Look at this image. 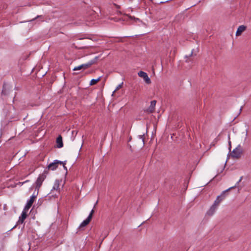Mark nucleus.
I'll list each match as a JSON object with an SVG mask.
<instances>
[{
  "instance_id": "nucleus-1",
  "label": "nucleus",
  "mask_w": 251,
  "mask_h": 251,
  "mask_svg": "<svg viewBox=\"0 0 251 251\" xmlns=\"http://www.w3.org/2000/svg\"><path fill=\"white\" fill-rule=\"evenodd\" d=\"M49 173L48 170L47 169L44 170L43 173L40 174L38 177L35 182V191L38 192L39 188L41 186L43 182L46 179Z\"/></svg>"
},
{
  "instance_id": "nucleus-2",
  "label": "nucleus",
  "mask_w": 251,
  "mask_h": 251,
  "mask_svg": "<svg viewBox=\"0 0 251 251\" xmlns=\"http://www.w3.org/2000/svg\"><path fill=\"white\" fill-rule=\"evenodd\" d=\"M98 58H99L98 56H96L94 59L89 61L87 63L81 64V65L76 66V67H75L73 69V71H78V70H80L81 69L85 70V69L89 68L93 64H95L97 62Z\"/></svg>"
},
{
  "instance_id": "nucleus-3",
  "label": "nucleus",
  "mask_w": 251,
  "mask_h": 251,
  "mask_svg": "<svg viewBox=\"0 0 251 251\" xmlns=\"http://www.w3.org/2000/svg\"><path fill=\"white\" fill-rule=\"evenodd\" d=\"M66 161H61L58 160H55L53 162L48 165L47 169L51 171H54L57 168L58 164H66Z\"/></svg>"
},
{
  "instance_id": "nucleus-4",
  "label": "nucleus",
  "mask_w": 251,
  "mask_h": 251,
  "mask_svg": "<svg viewBox=\"0 0 251 251\" xmlns=\"http://www.w3.org/2000/svg\"><path fill=\"white\" fill-rule=\"evenodd\" d=\"M234 187H231L226 189V190L224 191L220 195L218 196L217 197L213 204L218 206L219 204L225 198L226 193L229 190L233 189Z\"/></svg>"
},
{
  "instance_id": "nucleus-5",
  "label": "nucleus",
  "mask_w": 251,
  "mask_h": 251,
  "mask_svg": "<svg viewBox=\"0 0 251 251\" xmlns=\"http://www.w3.org/2000/svg\"><path fill=\"white\" fill-rule=\"evenodd\" d=\"M38 194V192H37L36 193L34 192L33 195L30 197V199L27 200L26 204L25 205L24 208L25 210H28L30 208L35 200V199L36 198Z\"/></svg>"
},
{
  "instance_id": "nucleus-6",
  "label": "nucleus",
  "mask_w": 251,
  "mask_h": 251,
  "mask_svg": "<svg viewBox=\"0 0 251 251\" xmlns=\"http://www.w3.org/2000/svg\"><path fill=\"white\" fill-rule=\"evenodd\" d=\"M242 153V149L240 145H238V146L233 150L232 151L231 155L232 157L235 158H238L240 157L241 154Z\"/></svg>"
},
{
  "instance_id": "nucleus-7",
  "label": "nucleus",
  "mask_w": 251,
  "mask_h": 251,
  "mask_svg": "<svg viewBox=\"0 0 251 251\" xmlns=\"http://www.w3.org/2000/svg\"><path fill=\"white\" fill-rule=\"evenodd\" d=\"M138 75L140 77H142L144 79L147 84H149L151 83V79L148 76L146 73L143 71H140L138 72Z\"/></svg>"
},
{
  "instance_id": "nucleus-8",
  "label": "nucleus",
  "mask_w": 251,
  "mask_h": 251,
  "mask_svg": "<svg viewBox=\"0 0 251 251\" xmlns=\"http://www.w3.org/2000/svg\"><path fill=\"white\" fill-rule=\"evenodd\" d=\"M156 103V101L155 100H153L151 101V104L150 106L146 109L145 110V111L148 113H151L154 112L155 110V106Z\"/></svg>"
},
{
  "instance_id": "nucleus-9",
  "label": "nucleus",
  "mask_w": 251,
  "mask_h": 251,
  "mask_svg": "<svg viewBox=\"0 0 251 251\" xmlns=\"http://www.w3.org/2000/svg\"><path fill=\"white\" fill-rule=\"evenodd\" d=\"M10 92H12V90H10L9 86L6 84H4L1 93L2 95H8L10 93Z\"/></svg>"
},
{
  "instance_id": "nucleus-10",
  "label": "nucleus",
  "mask_w": 251,
  "mask_h": 251,
  "mask_svg": "<svg viewBox=\"0 0 251 251\" xmlns=\"http://www.w3.org/2000/svg\"><path fill=\"white\" fill-rule=\"evenodd\" d=\"M26 210H25V209L22 212V214L21 216L19 217V220L18 221V223L19 224H23L24 223V221L26 219L27 214H26Z\"/></svg>"
},
{
  "instance_id": "nucleus-11",
  "label": "nucleus",
  "mask_w": 251,
  "mask_h": 251,
  "mask_svg": "<svg viewBox=\"0 0 251 251\" xmlns=\"http://www.w3.org/2000/svg\"><path fill=\"white\" fill-rule=\"evenodd\" d=\"M59 185H60V181L58 179H56L54 182V184L52 188V189L51 190V191L53 192V191L56 190L58 193H59V192H60Z\"/></svg>"
},
{
  "instance_id": "nucleus-12",
  "label": "nucleus",
  "mask_w": 251,
  "mask_h": 251,
  "mask_svg": "<svg viewBox=\"0 0 251 251\" xmlns=\"http://www.w3.org/2000/svg\"><path fill=\"white\" fill-rule=\"evenodd\" d=\"M246 27L245 25H240L238 27L236 32V35L239 36L241 34V33L245 30Z\"/></svg>"
},
{
  "instance_id": "nucleus-13",
  "label": "nucleus",
  "mask_w": 251,
  "mask_h": 251,
  "mask_svg": "<svg viewBox=\"0 0 251 251\" xmlns=\"http://www.w3.org/2000/svg\"><path fill=\"white\" fill-rule=\"evenodd\" d=\"M217 207L218 206L217 205L213 204V205L210 207L209 210L207 211V214L208 215H212L214 213Z\"/></svg>"
},
{
  "instance_id": "nucleus-14",
  "label": "nucleus",
  "mask_w": 251,
  "mask_h": 251,
  "mask_svg": "<svg viewBox=\"0 0 251 251\" xmlns=\"http://www.w3.org/2000/svg\"><path fill=\"white\" fill-rule=\"evenodd\" d=\"M57 148H61L63 147V144L62 142V138L61 136H59L56 139Z\"/></svg>"
},
{
  "instance_id": "nucleus-15",
  "label": "nucleus",
  "mask_w": 251,
  "mask_h": 251,
  "mask_svg": "<svg viewBox=\"0 0 251 251\" xmlns=\"http://www.w3.org/2000/svg\"><path fill=\"white\" fill-rule=\"evenodd\" d=\"M91 220H90V219L87 218L86 219H85V220H84L81 224L80 225H79V228H81V227H85L90 222Z\"/></svg>"
},
{
  "instance_id": "nucleus-16",
  "label": "nucleus",
  "mask_w": 251,
  "mask_h": 251,
  "mask_svg": "<svg viewBox=\"0 0 251 251\" xmlns=\"http://www.w3.org/2000/svg\"><path fill=\"white\" fill-rule=\"evenodd\" d=\"M100 78H101V76H100L97 79H91L90 83V85H93L96 84L98 81H99L100 80Z\"/></svg>"
},
{
  "instance_id": "nucleus-17",
  "label": "nucleus",
  "mask_w": 251,
  "mask_h": 251,
  "mask_svg": "<svg viewBox=\"0 0 251 251\" xmlns=\"http://www.w3.org/2000/svg\"><path fill=\"white\" fill-rule=\"evenodd\" d=\"M123 82H122L121 84H119L116 88L115 89V90L113 91V94L112 95H113L114 93L117 90H118L119 89H120V88H122V86H123Z\"/></svg>"
},
{
  "instance_id": "nucleus-18",
  "label": "nucleus",
  "mask_w": 251,
  "mask_h": 251,
  "mask_svg": "<svg viewBox=\"0 0 251 251\" xmlns=\"http://www.w3.org/2000/svg\"><path fill=\"white\" fill-rule=\"evenodd\" d=\"M94 212V209H92V210L91 211L90 214H89L88 216V218L90 219V220H91L92 218V216H93V214Z\"/></svg>"
},
{
  "instance_id": "nucleus-19",
  "label": "nucleus",
  "mask_w": 251,
  "mask_h": 251,
  "mask_svg": "<svg viewBox=\"0 0 251 251\" xmlns=\"http://www.w3.org/2000/svg\"><path fill=\"white\" fill-rule=\"evenodd\" d=\"M243 176H241L239 180L237 182V183H236V184L233 186V187H234L233 188H235L237 187V186L239 184V183L242 181V179H243Z\"/></svg>"
},
{
  "instance_id": "nucleus-20",
  "label": "nucleus",
  "mask_w": 251,
  "mask_h": 251,
  "mask_svg": "<svg viewBox=\"0 0 251 251\" xmlns=\"http://www.w3.org/2000/svg\"><path fill=\"white\" fill-rule=\"evenodd\" d=\"M144 134H143V135H139V139H142V142H143V144H144Z\"/></svg>"
},
{
  "instance_id": "nucleus-21",
  "label": "nucleus",
  "mask_w": 251,
  "mask_h": 251,
  "mask_svg": "<svg viewBox=\"0 0 251 251\" xmlns=\"http://www.w3.org/2000/svg\"><path fill=\"white\" fill-rule=\"evenodd\" d=\"M193 51H194V50H192V51H191V54H190V55H189V56L186 55V56H185V57H186V58H188V57H189L193 55Z\"/></svg>"
},
{
  "instance_id": "nucleus-22",
  "label": "nucleus",
  "mask_w": 251,
  "mask_h": 251,
  "mask_svg": "<svg viewBox=\"0 0 251 251\" xmlns=\"http://www.w3.org/2000/svg\"><path fill=\"white\" fill-rule=\"evenodd\" d=\"M61 165H63L64 169L65 170H66V171H67V167L65 166V164H62Z\"/></svg>"
},
{
  "instance_id": "nucleus-23",
  "label": "nucleus",
  "mask_w": 251,
  "mask_h": 251,
  "mask_svg": "<svg viewBox=\"0 0 251 251\" xmlns=\"http://www.w3.org/2000/svg\"><path fill=\"white\" fill-rule=\"evenodd\" d=\"M248 129H246V138H245V140L247 138V136L248 135Z\"/></svg>"
},
{
  "instance_id": "nucleus-24",
  "label": "nucleus",
  "mask_w": 251,
  "mask_h": 251,
  "mask_svg": "<svg viewBox=\"0 0 251 251\" xmlns=\"http://www.w3.org/2000/svg\"><path fill=\"white\" fill-rule=\"evenodd\" d=\"M228 144H229V150H230V148H231V142H230V140L228 141Z\"/></svg>"
},
{
  "instance_id": "nucleus-25",
  "label": "nucleus",
  "mask_w": 251,
  "mask_h": 251,
  "mask_svg": "<svg viewBox=\"0 0 251 251\" xmlns=\"http://www.w3.org/2000/svg\"><path fill=\"white\" fill-rule=\"evenodd\" d=\"M114 5H115V6L117 8H120V6L118 5H117L116 4H114Z\"/></svg>"
},
{
  "instance_id": "nucleus-26",
  "label": "nucleus",
  "mask_w": 251,
  "mask_h": 251,
  "mask_svg": "<svg viewBox=\"0 0 251 251\" xmlns=\"http://www.w3.org/2000/svg\"><path fill=\"white\" fill-rule=\"evenodd\" d=\"M107 233H105V234H104V237H103V240L104 239V238H105V237L107 236Z\"/></svg>"
},
{
  "instance_id": "nucleus-27",
  "label": "nucleus",
  "mask_w": 251,
  "mask_h": 251,
  "mask_svg": "<svg viewBox=\"0 0 251 251\" xmlns=\"http://www.w3.org/2000/svg\"><path fill=\"white\" fill-rule=\"evenodd\" d=\"M242 109V106L241 107L240 109V113L241 112V110Z\"/></svg>"
},
{
  "instance_id": "nucleus-28",
  "label": "nucleus",
  "mask_w": 251,
  "mask_h": 251,
  "mask_svg": "<svg viewBox=\"0 0 251 251\" xmlns=\"http://www.w3.org/2000/svg\"><path fill=\"white\" fill-rule=\"evenodd\" d=\"M97 203H98V201H96V204H96ZM95 205H94V208L95 207Z\"/></svg>"
},
{
  "instance_id": "nucleus-29",
  "label": "nucleus",
  "mask_w": 251,
  "mask_h": 251,
  "mask_svg": "<svg viewBox=\"0 0 251 251\" xmlns=\"http://www.w3.org/2000/svg\"><path fill=\"white\" fill-rule=\"evenodd\" d=\"M15 227H16V226H14L13 227V228H14Z\"/></svg>"
},
{
  "instance_id": "nucleus-30",
  "label": "nucleus",
  "mask_w": 251,
  "mask_h": 251,
  "mask_svg": "<svg viewBox=\"0 0 251 251\" xmlns=\"http://www.w3.org/2000/svg\"><path fill=\"white\" fill-rule=\"evenodd\" d=\"M15 227H16V226H14L13 227V228H14Z\"/></svg>"
},
{
  "instance_id": "nucleus-31",
  "label": "nucleus",
  "mask_w": 251,
  "mask_h": 251,
  "mask_svg": "<svg viewBox=\"0 0 251 251\" xmlns=\"http://www.w3.org/2000/svg\"><path fill=\"white\" fill-rule=\"evenodd\" d=\"M15 227H16V226H14L13 227V228H14Z\"/></svg>"
},
{
  "instance_id": "nucleus-32",
  "label": "nucleus",
  "mask_w": 251,
  "mask_h": 251,
  "mask_svg": "<svg viewBox=\"0 0 251 251\" xmlns=\"http://www.w3.org/2000/svg\"><path fill=\"white\" fill-rule=\"evenodd\" d=\"M15 227H16V226H14L13 227V228H14Z\"/></svg>"
},
{
  "instance_id": "nucleus-33",
  "label": "nucleus",
  "mask_w": 251,
  "mask_h": 251,
  "mask_svg": "<svg viewBox=\"0 0 251 251\" xmlns=\"http://www.w3.org/2000/svg\"><path fill=\"white\" fill-rule=\"evenodd\" d=\"M228 139H230V136L228 135Z\"/></svg>"
}]
</instances>
